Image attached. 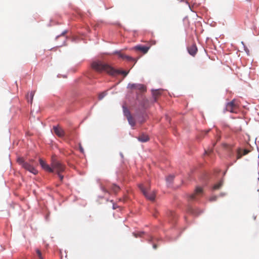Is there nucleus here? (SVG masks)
<instances>
[{
    "label": "nucleus",
    "mask_w": 259,
    "mask_h": 259,
    "mask_svg": "<svg viewBox=\"0 0 259 259\" xmlns=\"http://www.w3.org/2000/svg\"><path fill=\"white\" fill-rule=\"evenodd\" d=\"M91 66L92 68L97 72H102L105 71L111 75H116L121 74L125 76L128 72L125 71L115 69L108 64L100 61L93 62Z\"/></svg>",
    "instance_id": "nucleus-1"
},
{
    "label": "nucleus",
    "mask_w": 259,
    "mask_h": 259,
    "mask_svg": "<svg viewBox=\"0 0 259 259\" xmlns=\"http://www.w3.org/2000/svg\"><path fill=\"white\" fill-rule=\"evenodd\" d=\"M34 160L31 159L29 162L24 160L23 158H17V163H18L23 168L29 171L30 172L36 175L38 174V170L33 165Z\"/></svg>",
    "instance_id": "nucleus-2"
},
{
    "label": "nucleus",
    "mask_w": 259,
    "mask_h": 259,
    "mask_svg": "<svg viewBox=\"0 0 259 259\" xmlns=\"http://www.w3.org/2000/svg\"><path fill=\"white\" fill-rule=\"evenodd\" d=\"M139 187L147 199L151 201L154 200L155 198V192L153 191H150L149 186H145L143 184H141L139 185Z\"/></svg>",
    "instance_id": "nucleus-3"
},
{
    "label": "nucleus",
    "mask_w": 259,
    "mask_h": 259,
    "mask_svg": "<svg viewBox=\"0 0 259 259\" xmlns=\"http://www.w3.org/2000/svg\"><path fill=\"white\" fill-rule=\"evenodd\" d=\"M51 166L53 171L56 170L57 173L63 172L65 169V165L56 160L55 157L54 156L52 158Z\"/></svg>",
    "instance_id": "nucleus-4"
},
{
    "label": "nucleus",
    "mask_w": 259,
    "mask_h": 259,
    "mask_svg": "<svg viewBox=\"0 0 259 259\" xmlns=\"http://www.w3.org/2000/svg\"><path fill=\"white\" fill-rule=\"evenodd\" d=\"M226 110L232 113H237L238 111V104L235 100L228 102L226 106Z\"/></svg>",
    "instance_id": "nucleus-5"
},
{
    "label": "nucleus",
    "mask_w": 259,
    "mask_h": 259,
    "mask_svg": "<svg viewBox=\"0 0 259 259\" xmlns=\"http://www.w3.org/2000/svg\"><path fill=\"white\" fill-rule=\"evenodd\" d=\"M203 190L201 187H197L196 188L194 192L189 196V199L191 200H196L197 197L202 196Z\"/></svg>",
    "instance_id": "nucleus-6"
},
{
    "label": "nucleus",
    "mask_w": 259,
    "mask_h": 259,
    "mask_svg": "<svg viewBox=\"0 0 259 259\" xmlns=\"http://www.w3.org/2000/svg\"><path fill=\"white\" fill-rule=\"evenodd\" d=\"M128 88L132 90H137L141 92H144L146 91V87L142 84L129 83Z\"/></svg>",
    "instance_id": "nucleus-7"
},
{
    "label": "nucleus",
    "mask_w": 259,
    "mask_h": 259,
    "mask_svg": "<svg viewBox=\"0 0 259 259\" xmlns=\"http://www.w3.org/2000/svg\"><path fill=\"white\" fill-rule=\"evenodd\" d=\"M53 130L54 133L59 137H63L65 133L64 130L59 126H54L53 127Z\"/></svg>",
    "instance_id": "nucleus-8"
},
{
    "label": "nucleus",
    "mask_w": 259,
    "mask_h": 259,
    "mask_svg": "<svg viewBox=\"0 0 259 259\" xmlns=\"http://www.w3.org/2000/svg\"><path fill=\"white\" fill-rule=\"evenodd\" d=\"M39 163L42 168L45 170L46 171L50 172H53V169L52 168V166L50 167L48 164L46 163L45 161H44L42 159L40 158Z\"/></svg>",
    "instance_id": "nucleus-9"
},
{
    "label": "nucleus",
    "mask_w": 259,
    "mask_h": 259,
    "mask_svg": "<svg viewBox=\"0 0 259 259\" xmlns=\"http://www.w3.org/2000/svg\"><path fill=\"white\" fill-rule=\"evenodd\" d=\"M134 49L136 50L140 51L143 52L144 54H146L148 52V50H149L150 47L138 45L135 47Z\"/></svg>",
    "instance_id": "nucleus-10"
},
{
    "label": "nucleus",
    "mask_w": 259,
    "mask_h": 259,
    "mask_svg": "<svg viewBox=\"0 0 259 259\" xmlns=\"http://www.w3.org/2000/svg\"><path fill=\"white\" fill-rule=\"evenodd\" d=\"M188 51L191 55L194 56L197 52L196 46L195 45H192L188 47Z\"/></svg>",
    "instance_id": "nucleus-11"
},
{
    "label": "nucleus",
    "mask_w": 259,
    "mask_h": 259,
    "mask_svg": "<svg viewBox=\"0 0 259 259\" xmlns=\"http://www.w3.org/2000/svg\"><path fill=\"white\" fill-rule=\"evenodd\" d=\"M110 190L113 193L116 194L120 190V187L115 184H112L110 186Z\"/></svg>",
    "instance_id": "nucleus-12"
},
{
    "label": "nucleus",
    "mask_w": 259,
    "mask_h": 259,
    "mask_svg": "<svg viewBox=\"0 0 259 259\" xmlns=\"http://www.w3.org/2000/svg\"><path fill=\"white\" fill-rule=\"evenodd\" d=\"M138 140L142 142H146L149 141V138L147 135L142 134L138 137Z\"/></svg>",
    "instance_id": "nucleus-13"
},
{
    "label": "nucleus",
    "mask_w": 259,
    "mask_h": 259,
    "mask_svg": "<svg viewBox=\"0 0 259 259\" xmlns=\"http://www.w3.org/2000/svg\"><path fill=\"white\" fill-rule=\"evenodd\" d=\"M35 94V91H31L29 94H28L26 96V98L28 102H30L31 104L32 103L33 98Z\"/></svg>",
    "instance_id": "nucleus-14"
},
{
    "label": "nucleus",
    "mask_w": 259,
    "mask_h": 259,
    "mask_svg": "<svg viewBox=\"0 0 259 259\" xmlns=\"http://www.w3.org/2000/svg\"><path fill=\"white\" fill-rule=\"evenodd\" d=\"M119 57L120 58H122L123 59L127 60L128 61H134V59L132 58L131 57L126 56L125 54H121V53H118Z\"/></svg>",
    "instance_id": "nucleus-15"
},
{
    "label": "nucleus",
    "mask_w": 259,
    "mask_h": 259,
    "mask_svg": "<svg viewBox=\"0 0 259 259\" xmlns=\"http://www.w3.org/2000/svg\"><path fill=\"white\" fill-rule=\"evenodd\" d=\"M236 153V160L235 161V162H236L237 160L240 159L242 157V156L244 155L242 153V150L240 148L237 149Z\"/></svg>",
    "instance_id": "nucleus-16"
},
{
    "label": "nucleus",
    "mask_w": 259,
    "mask_h": 259,
    "mask_svg": "<svg viewBox=\"0 0 259 259\" xmlns=\"http://www.w3.org/2000/svg\"><path fill=\"white\" fill-rule=\"evenodd\" d=\"M123 111L124 115L126 116V118L132 116L129 110L124 106H123Z\"/></svg>",
    "instance_id": "nucleus-17"
},
{
    "label": "nucleus",
    "mask_w": 259,
    "mask_h": 259,
    "mask_svg": "<svg viewBox=\"0 0 259 259\" xmlns=\"http://www.w3.org/2000/svg\"><path fill=\"white\" fill-rule=\"evenodd\" d=\"M126 118L128 120L129 124L132 126H134L135 125L136 122H135L134 118L132 117V116H131Z\"/></svg>",
    "instance_id": "nucleus-18"
},
{
    "label": "nucleus",
    "mask_w": 259,
    "mask_h": 259,
    "mask_svg": "<svg viewBox=\"0 0 259 259\" xmlns=\"http://www.w3.org/2000/svg\"><path fill=\"white\" fill-rule=\"evenodd\" d=\"M161 94V91L157 90L153 91V96L154 97V101L156 102L157 97L159 96Z\"/></svg>",
    "instance_id": "nucleus-19"
},
{
    "label": "nucleus",
    "mask_w": 259,
    "mask_h": 259,
    "mask_svg": "<svg viewBox=\"0 0 259 259\" xmlns=\"http://www.w3.org/2000/svg\"><path fill=\"white\" fill-rule=\"evenodd\" d=\"M223 185V182L222 181H220L218 183L215 184L213 187L214 190L219 189Z\"/></svg>",
    "instance_id": "nucleus-20"
},
{
    "label": "nucleus",
    "mask_w": 259,
    "mask_h": 259,
    "mask_svg": "<svg viewBox=\"0 0 259 259\" xmlns=\"http://www.w3.org/2000/svg\"><path fill=\"white\" fill-rule=\"evenodd\" d=\"M106 92H102L99 95L98 98L99 100H102L106 95Z\"/></svg>",
    "instance_id": "nucleus-21"
},
{
    "label": "nucleus",
    "mask_w": 259,
    "mask_h": 259,
    "mask_svg": "<svg viewBox=\"0 0 259 259\" xmlns=\"http://www.w3.org/2000/svg\"><path fill=\"white\" fill-rule=\"evenodd\" d=\"M168 215L169 217H171V219H174L176 217L175 212L172 211H169Z\"/></svg>",
    "instance_id": "nucleus-22"
},
{
    "label": "nucleus",
    "mask_w": 259,
    "mask_h": 259,
    "mask_svg": "<svg viewBox=\"0 0 259 259\" xmlns=\"http://www.w3.org/2000/svg\"><path fill=\"white\" fill-rule=\"evenodd\" d=\"M36 253L38 256L39 259H43L41 256V253L40 250H36Z\"/></svg>",
    "instance_id": "nucleus-23"
},
{
    "label": "nucleus",
    "mask_w": 259,
    "mask_h": 259,
    "mask_svg": "<svg viewBox=\"0 0 259 259\" xmlns=\"http://www.w3.org/2000/svg\"><path fill=\"white\" fill-rule=\"evenodd\" d=\"M144 234V232H140L139 233H134V236L136 237H140L142 235V234Z\"/></svg>",
    "instance_id": "nucleus-24"
},
{
    "label": "nucleus",
    "mask_w": 259,
    "mask_h": 259,
    "mask_svg": "<svg viewBox=\"0 0 259 259\" xmlns=\"http://www.w3.org/2000/svg\"><path fill=\"white\" fill-rule=\"evenodd\" d=\"M249 152L250 151L247 149L242 150V153L244 155H247Z\"/></svg>",
    "instance_id": "nucleus-25"
},
{
    "label": "nucleus",
    "mask_w": 259,
    "mask_h": 259,
    "mask_svg": "<svg viewBox=\"0 0 259 259\" xmlns=\"http://www.w3.org/2000/svg\"><path fill=\"white\" fill-rule=\"evenodd\" d=\"M59 178H60V180L61 181H62L63 180V176H62L61 174V172H59V173H57Z\"/></svg>",
    "instance_id": "nucleus-26"
},
{
    "label": "nucleus",
    "mask_w": 259,
    "mask_h": 259,
    "mask_svg": "<svg viewBox=\"0 0 259 259\" xmlns=\"http://www.w3.org/2000/svg\"><path fill=\"white\" fill-rule=\"evenodd\" d=\"M174 177L172 176H169L166 178L167 181H171L173 180Z\"/></svg>",
    "instance_id": "nucleus-27"
},
{
    "label": "nucleus",
    "mask_w": 259,
    "mask_h": 259,
    "mask_svg": "<svg viewBox=\"0 0 259 259\" xmlns=\"http://www.w3.org/2000/svg\"><path fill=\"white\" fill-rule=\"evenodd\" d=\"M210 201H215L217 200V197L216 196H213V197H211L210 198Z\"/></svg>",
    "instance_id": "nucleus-28"
},
{
    "label": "nucleus",
    "mask_w": 259,
    "mask_h": 259,
    "mask_svg": "<svg viewBox=\"0 0 259 259\" xmlns=\"http://www.w3.org/2000/svg\"><path fill=\"white\" fill-rule=\"evenodd\" d=\"M190 211V212L192 213H193L195 214H197V213L195 212V210L193 208H191Z\"/></svg>",
    "instance_id": "nucleus-29"
},
{
    "label": "nucleus",
    "mask_w": 259,
    "mask_h": 259,
    "mask_svg": "<svg viewBox=\"0 0 259 259\" xmlns=\"http://www.w3.org/2000/svg\"><path fill=\"white\" fill-rule=\"evenodd\" d=\"M210 130H207V131H203L202 132V134H204L205 135H206V134H207L209 132Z\"/></svg>",
    "instance_id": "nucleus-30"
},
{
    "label": "nucleus",
    "mask_w": 259,
    "mask_h": 259,
    "mask_svg": "<svg viewBox=\"0 0 259 259\" xmlns=\"http://www.w3.org/2000/svg\"><path fill=\"white\" fill-rule=\"evenodd\" d=\"M79 149L82 153L83 152V149L80 145H79Z\"/></svg>",
    "instance_id": "nucleus-31"
},
{
    "label": "nucleus",
    "mask_w": 259,
    "mask_h": 259,
    "mask_svg": "<svg viewBox=\"0 0 259 259\" xmlns=\"http://www.w3.org/2000/svg\"><path fill=\"white\" fill-rule=\"evenodd\" d=\"M153 248H154V249H156L157 248V245H156V244H154L153 245Z\"/></svg>",
    "instance_id": "nucleus-32"
}]
</instances>
